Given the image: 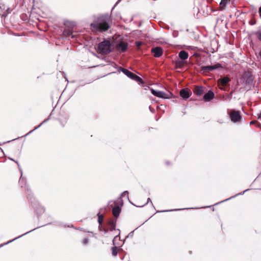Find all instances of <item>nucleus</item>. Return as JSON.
Returning a JSON list of instances; mask_svg holds the SVG:
<instances>
[{
	"label": "nucleus",
	"mask_w": 261,
	"mask_h": 261,
	"mask_svg": "<svg viewBox=\"0 0 261 261\" xmlns=\"http://www.w3.org/2000/svg\"><path fill=\"white\" fill-rule=\"evenodd\" d=\"M110 19L108 16H102L99 17L96 21L91 24L92 30L103 32L110 28Z\"/></svg>",
	"instance_id": "nucleus-1"
},
{
	"label": "nucleus",
	"mask_w": 261,
	"mask_h": 261,
	"mask_svg": "<svg viewBox=\"0 0 261 261\" xmlns=\"http://www.w3.org/2000/svg\"><path fill=\"white\" fill-rule=\"evenodd\" d=\"M98 51L99 54L107 55L111 51V42L109 40H104L99 43Z\"/></svg>",
	"instance_id": "nucleus-2"
},
{
	"label": "nucleus",
	"mask_w": 261,
	"mask_h": 261,
	"mask_svg": "<svg viewBox=\"0 0 261 261\" xmlns=\"http://www.w3.org/2000/svg\"><path fill=\"white\" fill-rule=\"evenodd\" d=\"M150 91L152 94L159 98L168 99L172 97V94L169 91L166 93L161 91L155 90L153 89H150Z\"/></svg>",
	"instance_id": "nucleus-3"
},
{
	"label": "nucleus",
	"mask_w": 261,
	"mask_h": 261,
	"mask_svg": "<svg viewBox=\"0 0 261 261\" xmlns=\"http://www.w3.org/2000/svg\"><path fill=\"white\" fill-rule=\"evenodd\" d=\"M122 71L127 76L130 78L131 79H133L136 82L143 83V80L140 77L138 76L127 69L122 68Z\"/></svg>",
	"instance_id": "nucleus-4"
},
{
	"label": "nucleus",
	"mask_w": 261,
	"mask_h": 261,
	"mask_svg": "<svg viewBox=\"0 0 261 261\" xmlns=\"http://www.w3.org/2000/svg\"><path fill=\"white\" fill-rule=\"evenodd\" d=\"M229 115L231 120L233 122H239L241 119V116L239 111L233 110L229 113Z\"/></svg>",
	"instance_id": "nucleus-5"
},
{
	"label": "nucleus",
	"mask_w": 261,
	"mask_h": 261,
	"mask_svg": "<svg viewBox=\"0 0 261 261\" xmlns=\"http://www.w3.org/2000/svg\"><path fill=\"white\" fill-rule=\"evenodd\" d=\"M242 79L246 84H250L253 81L252 76L249 72H245L243 75Z\"/></svg>",
	"instance_id": "nucleus-6"
},
{
	"label": "nucleus",
	"mask_w": 261,
	"mask_h": 261,
	"mask_svg": "<svg viewBox=\"0 0 261 261\" xmlns=\"http://www.w3.org/2000/svg\"><path fill=\"white\" fill-rule=\"evenodd\" d=\"M128 47V43L124 41H120L117 45V49L121 52H124Z\"/></svg>",
	"instance_id": "nucleus-7"
},
{
	"label": "nucleus",
	"mask_w": 261,
	"mask_h": 261,
	"mask_svg": "<svg viewBox=\"0 0 261 261\" xmlns=\"http://www.w3.org/2000/svg\"><path fill=\"white\" fill-rule=\"evenodd\" d=\"M151 52L156 58L161 57L163 54V49L160 47H156L151 49Z\"/></svg>",
	"instance_id": "nucleus-8"
},
{
	"label": "nucleus",
	"mask_w": 261,
	"mask_h": 261,
	"mask_svg": "<svg viewBox=\"0 0 261 261\" xmlns=\"http://www.w3.org/2000/svg\"><path fill=\"white\" fill-rule=\"evenodd\" d=\"M214 98V93L213 91L210 90L203 96V100L205 101H209Z\"/></svg>",
	"instance_id": "nucleus-9"
},
{
	"label": "nucleus",
	"mask_w": 261,
	"mask_h": 261,
	"mask_svg": "<svg viewBox=\"0 0 261 261\" xmlns=\"http://www.w3.org/2000/svg\"><path fill=\"white\" fill-rule=\"evenodd\" d=\"M180 95L184 99H187L190 97V94L188 90L182 89L180 91Z\"/></svg>",
	"instance_id": "nucleus-10"
},
{
	"label": "nucleus",
	"mask_w": 261,
	"mask_h": 261,
	"mask_svg": "<svg viewBox=\"0 0 261 261\" xmlns=\"http://www.w3.org/2000/svg\"><path fill=\"white\" fill-rule=\"evenodd\" d=\"M203 89L202 87L201 86H196L195 87L194 93L195 95L197 96H200L203 93Z\"/></svg>",
	"instance_id": "nucleus-11"
},
{
	"label": "nucleus",
	"mask_w": 261,
	"mask_h": 261,
	"mask_svg": "<svg viewBox=\"0 0 261 261\" xmlns=\"http://www.w3.org/2000/svg\"><path fill=\"white\" fill-rule=\"evenodd\" d=\"M178 57L180 59L185 60L188 58L189 54L185 50H181L178 53Z\"/></svg>",
	"instance_id": "nucleus-12"
},
{
	"label": "nucleus",
	"mask_w": 261,
	"mask_h": 261,
	"mask_svg": "<svg viewBox=\"0 0 261 261\" xmlns=\"http://www.w3.org/2000/svg\"><path fill=\"white\" fill-rule=\"evenodd\" d=\"M113 215L115 217H118L120 213V209L118 206H115L112 210Z\"/></svg>",
	"instance_id": "nucleus-13"
},
{
	"label": "nucleus",
	"mask_w": 261,
	"mask_h": 261,
	"mask_svg": "<svg viewBox=\"0 0 261 261\" xmlns=\"http://www.w3.org/2000/svg\"><path fill=\"white\" fill-rule=\"evenodd\" d=\"M230 81V79L227 76H225L219 80L221 85L223 86H226Z\"/></svg>",
	"instance_id": "nucleus-14"
},
{
	"label": "nucleus",
	"mask_w": 261,
	"mask_h": 261,
	"mask_svg": "<svg viewBox=\"0 0 261 261\" xmlns=\"http://www.w3.org/2000/svg\"><path fill=\"white\" fill-rule=\"evenodd\" d=\"M212 66H203L201 67V71L202 73H208L212 70Z\"/></svg>",
	"instance_id": "nucleus-15"
},
{
	"label": "nucleus",
	"mask_w": 261,
	"mask_h": 261,
	"mask_svg": "<svg viewBox=\"0 0 261 261\" xmlns=\"http://www.w3.org/2000/svg\"><path fill=\"white\" fill-rule=\"evenodd\" d=\"M229 0H221L220 3V10H223L225 9V7Z\"/></svg>",
	"instance_id": "nucleus-16"
},
{
	"label": "nucleus",
	"mask_w": 261,
	"mask_h": 261,
	"mask_svg": "<svg viewBox=\"0 0 261 261\" xmlns=\"http://www.w3.org/2000/svg\"><path fill=\"white\" fill-rule=\"evenodd\" d=\"M222 68H223V66H222V65L220 63H218L214 65H212L211 68H212V70H215L217 69Z\"/></svg>",
	"instance_id": "nucleus-17"
},
{
	"label": "nucleus",
	"mask_w": 261,
	"mask_h": 261,
	"mask_svg": "<svg viewBox=\"0 0 261 261\" xmlns=\"http://www.w3.org/2000/svg\"><path fill=\"white\" fill-rule=\"evenodd\" d=\"M253 34L255 35L257 39L261 41V31H256L255 32H253Z\"/></svg>",
	"instance_id": "nucleus-18"
},
{
	"label": "nucleus",
	"mask_w": 261,
	"mask_h": 261,
	"mask_svg": "<svg viewBox=\"0 0 261 261\" xmlns=\"http://www.w3.org/2000/svg\"><path fill=\"white\" fill-rule=\"evenodd\" d=\"M175 64L177 67L181 68L183 67L184 63L180 61H177L175 62Z\"/></svg>",
	"instance_id": "nucleus-19"
},
{
	"label": "nucleus",
	"mask_w": 261,
	"mask_h": 261,
	"mask_svg": "<svg viewBox=\"0 0 261 261\" xmlns=\"http://www.w3.org/2000/svg\"><path fill=\"white\" fill-rule=\"evenodd\" d=\"M112 255L114 256H116L117 254V248L116 247H114L112 249Z\"/></svg>",
	"instance_id": "nucleus-20"
},
{
	"label": "nucleus",
	"mask_w": 261,
	"mask_h": 261,
	"mask_svg": "<svg viewBox=\"0 0 261 261\" xmlns=\"http://www.w3.org/2000/svg\"><path fill=\"white\" fill-rule=\"evenodd\" d=\"M102 219H103V217L102 216H98V222L100 224H102Z\"/></svg>",
	"instance_id": "nucleus-21"
},
{
	"label": "nucleus",
	"mask_w": 261,
	"mask_h": 261,
	"mask_svg": "<svg viewBox=\"0 0 261 261\" xmlns=\"http://www.w3.org/2000/svg\"><path fill=\"white\" fill-rule=\"evenodd\" d=\"M122 196H123V197L126 196V197L128 198V192L127 191H124L122 194Z\"/></svg>",
	"instance_id": "nucleus-22"
},
{
	"label": "nucleus",
	"mask_w": 261,
	"mask_h": 261,
	"mask_svg": "<svg viewBox=\"0 0 261 261\" xmlns=\"http://www.w3.org/2000/svg\"><path fill=\"white\" fill-rule=\"evenodd\" d=\"M64 34H66V35L68 36H69L70 35H72V32H69L68 33H67L66 32V31H64Z\"/></svg>",
	"instance_id": "nucleus-23"
},
{
	"label": "nucleus",
	"mask_w": 261,
	"mask_h": 261,
	"mask_svg": "<svg viewBox=\"0 0 261 261\" xmlns=\"http://www.w3.org/2000/svg\"><path fill=\"white\" fill-rule=\"evenodd\" d=\"M258 58L261 60V49L258 52Z\"/></svg>",
	"instance_id": "nucleus-24"
},
{
	"label": "nucleus",
	"mask_w": 261,
	"mask_h": 261,
	"mask_svg": "<svg viewBox=\"0 0 261 261\" xmlns=\"http://www.w3.org/2000/svg\"><path fill=\"white\" fill-rule=\"evenodd\" d=\"M88 242V239H85L84 240V243L85 244H87Z\"/></svg>",
	"instance_id": "nucleus-25"
},
{
	"label": "nucleus",
	"mask_w": 261,
	"mask_h": 261,
	"mask_svg": "<svg viewBox=\"0 0 261 261\" xmlns=\"http://www.w3.org/2000/svg\"><path fill=\"white\" fill-rule=\"evenodd\" d=\"M258 12H259V16L261 17V6L259 8Z\"/></svg>",
	"instance_id": "nucleus-26"
},
{
	"label": "nucleus",
	"mask_w": 261,
	"mask_h": 261,
	"mask_svg": "<svg viewBox=\"0 0 261 261\" xmlns=\"http://www.w3.org/2000/svg\"><path fill=\"white\" fill-rule=\"evenodd\" d=\"M136 44H137V45L138 46H139L141 44V43L140 42H137Z\"/></svg>",
	"instance_id": "nucleus-27"
},
{
	"label": "nucleus",
	"mask_w": 261,
	"mask_h": 261,
	"mask_svg": "<svg viewBox=\"0 0 261 261\" xmlns=\"http://www.w3.org/2000/svg\"><path fill=\"white\" fill-rule=\"evenodd\" d=\"M150 200V199L149 198H148V202Z\"/></svg>",
	"instance_id": "nucleus-28"
}]
</instances>
